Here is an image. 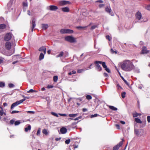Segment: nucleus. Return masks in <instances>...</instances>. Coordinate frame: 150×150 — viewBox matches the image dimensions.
Here are the masks:
<instances>
[{
  "mask_svg": "<svg viewBox=\"0 0 150 150\" xmlns=\"http://www.w3.org/2000/svg\"><path fill=\"white\" fill-rule=\"evenodd\" d=\"M135 121L137 123L141 124L142 123V122L141 120L137 118H135Z\"/></svg>",
  "mask_w": 150,
  "mask_h": 150,
  "instance_id": "obj_23",
  "label": "nucleus"
},
{
  "mask_svg": "<svg viewBox=\"0 0 150 150\" xmlns=\"http://www.w3.org/2000/svg\"><path fill=\"white\" fill-rule=\"evenodd\" d=\"M35 18H34L32 20V22L30 23L32 32H33V29L35 28L36 25V24L35 23Z\"/></svg>",
  "mask_w": 150,
  "mask_h": 150,
  "instance_id": "obj_9",
  "label": "nucleus"
},
{
  "mask_svg": "<svg viewBox=\"0 0 150 150\" xmlns=\"http://www.w3.org/2000/svg\"><path fill=\"white\" fill-rule=\"evenodd\" d=\"M20 111H19L17 110H13L11 112V113L12 114L15 113H17L19 112H20Z\"/></svg>",
  "mask_w": 150,
  "mask_h": 150,
  "instance_id": "obj_46",
  "label": "nucleus"
},
{
  "mask_svg": "<svg viewBox=\"0 0 150 150\" xmlns=\"http://www.w3.org/2000/svg\"><path fill=\"white\" fill-rule=\"evenodd\" d=\"M42 133L46 135H47L48 133L46 129H44L42 131Z\"/></svg>",
  "mask_w": 150,
  "mask_h": 150,
  "instance_id": "obj_29",
  "label": "nucleus"
},
{
  "mask_svg": "<svg viewBox=\"0 0 150 150\" xmlns=\"http://www.w3.org/2000/svg\"><path fill=\"white\" fill-rule=\"evenodd\" d=\"M39 51H40L43 52L45 54L46 52V48L45 46H42L39 49Z\"/></svg>",
  "mask_w": 150,
  "mask_h": 150,
  "instance_id": "obj_15",
  "label": "nucleus"
},
{
  "mask_svg": "<svg viewBox=\"0 0 150 150\" xmlns=\"http://www.w3.org/2000/svg\"><path fill=\"white\" fill-rule=\"evenodd\" d=\"M81 116H79L78 117H77L75 119H73L72 118H69V119H70L71 120H78L79 119H81Z\"/></svg>",
  "mask_w": 150,
  "mask_h": 150,
  "instance_id": "obj_34",
  "label": "nucleus"
},
{
  "mask_svg": "<svg viewBox=\"0 0 150 150\" xmlns=\"http://www.w3.org/2000/svg\"><path fill=\"white\" fill-rule=\"evenodd\" d=\"M18 105H19V104H18V102H17V101H16V102L13 103L11 105V109H12L13 108H14V107H15L17 106Z\"/></svg>",
  "mask_w": 150,
  "mask_h": 150,
  "instance_id": "obj_19",
  "label": "nucleus"
},
{
  "mask_svg": "<svg viewBox=\"0 0 150 150\" xmlns=\"http://www.w3.org/2000/svg\"><path fill=\"white\" fill-rule=\"evenodd\" d=\"M49 10L51 11H55L57 10L58 9V7L54 5H51L49 6Z\"/></svg>",
  "mask_w": 150,
  "mask_h": 150,
  "instance_id": "obj_13",
  "label": "nucleus"
},
{
  "mask_svg": "<svg viewBox=\"0 0 150 150\" xmlns=\"http://www.w3.org/2000/svg\"><path fill=\"white\" fill-rule=\"evenodd\" d=\"M41 129L39 128L36 134L37 136L40 135V134Z\"/></svg>",
  "mask_w": 150,
  "mask_h": 150,
  "instance_id": "obj_36",
  "label": "nucleus"
},
{
  "mask_svg": "<svg viewBox=\"0 0 150 150\" xmlns=\"http://www.w3.org/2000/svg\"><path fill=\"white\" fill-rule=\"evenodd\" d=\"M60 32L62 34H72L73 33L74 31L72 30L64 28L60 30Z\"/></svg>",
  "mask_w": 150,
  "mask_h": 150,
  "instance_id": "obj_3",
  "label": "nucleus"
},
{
  "mask_svg": "<svg viewBox=\"0 0 150 150\" xmlns=\"http://www.w3.org/2000/svg\"><path fill=\"white\" fill-rule=\"evenodd\" d=\"M5 83L2 81H0V87L3 88L5 86Z\"/></svg>",
  "mask_w": 150,
  "mask_h": 150,
  "instance_id": "obj_27",
  "label": "nucleus"
},
{
  "mask_svg": "<svg viewBox=\"0 0 150 150\" xmlns=\"http://www.w3.org/2000/svg\"><path fill=\"white\" fill-rule=\"evenodd\" d=\"M104 6H105V5L103 4H100L99 5V8H101L103 7Z\"/></svg>",
  "mask_w": 150,
  "mask_h": 150,
  "instance_id": "obj_51",
  "label": "nucleus"
},
{
  "mask_svg": "<svg viewBox=\"0 0 150 150\" xmlns=\"http://www.w3.org/2000/svg\"><path fill=\"white\" fill-rule=\"evenodd\" d=\"M124 140L123 139H122V141L120 142L119 144H118L117 145L115 146L113 149V150H118L120 147L123 144L122 142Z\"/></svg>",
  "mask_w": 150,
  "mask_h": 150,
  "instance_id": "obj_7",
  "label": "nucleus"
},
{
  "mask_svg": "<svg viewBox=\"0 0 150 150\" xmlns=\"http://www.w3.org/2000/svg\"><path fill=\"white\" fill-rule=\"evenodd\" d=\"M146 9L147 10L150 11V5H147L146 7Z\"/></svg>",
  "mask_w": 150,
  "mask_h": 150,
  "instance_id": "obj_53",
  "label": "nucleus"
},
{
  "mask_svg": "<svg viewBox=\"0 0 150 150\" xmlns=\"http://www.w3.org/2000/svg\"><path fill=\"white\" fill-rule=\"evenodd\" d=\"M133 116L134 117H137L138 116H140L141 115V114L140 113H137L136 112L135 113H132Z\"/></svg>",
  "mask_w": 150,
  "mask_h": 150,
  "instance_id": "obj_21",
  "label": "nucleus"
},
{
  "mask_svg": "<svg viewBox=\"0 0 150 150\" xmlns=\"http://www.w3.org/2000/svg\"><path fill=\"white\" fill-rule=\"evenodd\" d=\"M96 25L93 26L91 27V29H92V30L96 28Z\"/></svg>",
  "mask_w": 150,
  "mask_h": 150,
  "instance_id": "obj_64",
  "label": "nucleus"
},
{
  "mask_svg": "<svg viewBox=\"0 0 150 150\" xmlns=\"http://www.w3.org/2000/svg\"><path fill=\"white\" fill-rule=\"evenodd\" d=\"M48 27V25L47 24H42V28L43 30H45Z\"/></svg>",
  "mask_w": 150,
  "mask_h": 150,
  "instance_id": "obj_17",
  "label": "nucleus"
},
{
  "mask_svg": "<svg viewBox=\"0 0 150 150\" xmlns=\"http://www.w3.org/2000/svg\"><path fill=\"white\" fill-rule=\"evenodd\" d=\"M4 59V58L0 57V64L3 62Z\"/></svg>",
  "mask_w": 150,
  "mask_h": 150,
  "instance_id": "obj_45",
  "label": "nucleus"
},
{
  "mask_svg": "<svg viewBox=\"0 0 150 150\" xmlns=\"http://www.w3.org/2000/svg\"><path fill=\"white\" fill-rule=\"evenodd\" d=\"M5 46L6 48L8 50H10L11 48V43L8 41L7 42L5 45Z\"/></svg>",
  "mask_w": 150,
  "mask_h": 150,
  "instance_id": "obj_12",
  "label": "nucleus"
},
{
  "mask_svg": "<svg viewBox=\"0 0 150 150\" xmlns=\"http://www.w3.org/2000/svg\"><path fill=\"white\" fill-rule=\"evenodd\" d=\"M86 99L88 100H91L92 98V96L90 95H87L86 96Z\"/></svg>",
  "mask_w": 150,
  "mask_h": 150,
  "instance_id": "obj_33",
  "label": "nucleus"
},
{
  "mask_svg": "<svg viewBox=\"0 0 150 150\" xmlns=\"http://www.w3.org/2000/svg\"><path fill=\"white\" fill-rule=\"evenodd\" d=\"M14 121L13 120H11L10 121V122L11 124H13L14 123Z\"/></svg>",
  "mask_w": 150,
  "mask_h": 150,
  "instance_id": "obj_59",
  "label": "nucleus"
},
{
  "mask_svg": "<svg viewBox=\"0 0 150 150\" xmlns=\"http://www.w3.org/2000/svg\"><path fill=\"white\" fill-rule=\"evenodd\" d=\"M31 128V127L30 125H29L27 127L25 128V131L27 132L28 130H30Z\"/></svg>",
  "mask_w": 150,
  "mask_h": 150,
  "instance_id": "obj_24",
  "label": "nucleus"
},
{
  "mask_svg": "<svg viewBox=\"0 0 150 150\" xmlns=\"http://www.w3.org/2000/svg\"><path fill=\"white\" fill-rule=\"evenodd\" d=\"M78 115L77 114H69V116L71 117H75Z\"/></svg>",
  "mask_w": 150,
  "mask_h": 150,
  "instance_id": "obj_32",
  "label": "nucleus"
},
{
  "mask_svg": "<svg viewBox=\"0 0 150 150\" xmlns=\"http://www.w3.org/2000/svg\"><path fill=\"white\" fill-rule=\"evenodd\" d=\"M147 121L148 122H150V116H148L147 117Z\"/></svg>",
  "mask_w": 150,
  "mask_h": 150,
  "instance_id": "obj_54",
  "label": "nucleus"
},
{
  "mask_svg": "<svg viewBox=\"0 0 150 150\" xmlns=\"http://www.w3.org/2000/svg\"><path fill=\"white\" fill-rule=\"evenodd\" d=\"M53 87V86L51 85H48L47 86V88H52Z\"/></svg>",
  "mask_w": 150,
  "mask_h": 150,
  "instance_id": "obj_57",
  "label": "nucleus"
},
{
  "mask_svg": "<svg viewBox=\"0 0 150 150\" xmlns=\"http://www.w3.org/2000/svg\"><path fill=\"white\" fill-rule=\"evenodd\" d=\"M84 71L83 69H78L77 70V72L78 73H81L83 72Z\"/></svg>",
  "mask_w": 150,
  "mask_h": 150,
  "instance_id": "obj_39",
  "label": "nucleus"
},
{
  "mask_svg": "<svg viewBox=\"0 0 150 150\" xmlns=\"http://www.w3.org/2000/svg\"><path fill=\"white\" fill-rule=\"evenodd\" d=\"M6 25L5 24H0V29H3L6 28Z\"/></svg>",
  "mask_w": 150,
  "mask_h": 150,
  "instance_id": "obj_22",
  "label": "nucleus"
},
{
  "mask_svg": "<svg viewBox=\"0 0 150 150\" xmlns=\"http://www.w3.org/2000/svg\"><path fill=\"white\" fill-rule=\"evenodd\" d=\"M109 108L113 110L116 111L117 110V108H116L115 107L113 106L109 105Z\"/></svg>",
  "mask_w": 150,
  "mask_h": 150,
  "instance_id": "obj_25",
  "label": "nucleus"
},
{
  "mask_svg": "<svg viewBox=\"0 0 150 150\" xmlns=\"http://www.w3.org/2000/svg\"><path fill=\"white\" fill-rule=\"evenodd\" d=\"M44 57V55L42 53H41L40 54L39 56V59L40 60H41L43 59Z\"/></svg>",
  "mask_w": 150,
  "mask_h": 150,
  "instance_id": "obj_26",
  "label": "nucleus"
},
{
  "mask_svg": "<svg viewBox=\"0 0 150 150\" xmlns=\"http://www.w3.org/2000/svg\"><path fill=\"white\" fill-rule=\"evenodd\" d=\"M104 76L106 77H108V74L106 73H105L103 74Z\"/></svg>",
  "mask_w": 150,
  "mask_h": 150,
  "instance_id": "obj_62",
  "label": "nucleus"
},
{
  "mask_svg": "<svg viewBox=\"0 0 150 150\" xmlns=\"http://www.w3.org/2000/svg\"><path fill=\"white\" fill-rule=\"evenodd\" d=\"M21 122L19 121H16L15 122L14 125L15 126L18 125L20 124Z\"/></svg>",
  "mask_w": 150,
  "mask_h": 150,
  "instance_id": "obj_42",
  "label": "nucleus"
},
{
  "mask_svg": "<svg viewBox=\"0 0 150 150\" xmlns=\"http://www.w3.org/2000/svg\"><path fill=\"white\" fill-rule=\"evenodd\" d=\"M62 10L63 11L66 12H69V8L67 7L62 8Z\"/></svg>",
  "mask_w": 150,
  "mask_h": 150,
  "instance_id": "obj_18",
  "label": "nucleus"
},
{
  "mask_svg": "<svg viewBox=\"0 0 150 150\" xmlns=\"http://www.w3.org/2000/svg\"><path fill=\"white\" fill-rule=\"evenodd\" d=\"M117 89L118 90L122 89V88L119 84H117Z\"/></svg>",
  "mask_w": 150,
  "mask_h": 150,
  "instance_id": "obj_44",
  "label": "nucleus"
},
{
  "mask_svg": "<svg viewBox=\"0 0 150 150\" xmlns=\"http://www.w3.org/2000/svg\"><path fill=\"white\" fill-rule=\"evenodd\" d=\"M8 86L10 88H13L14 86V85L12 83L9 84Z\"/></svg>",
  "mask_w": 150,
  "mask_h": 150,
  "instance_id": "obj_48",
  "label": "nucleus"
},
{
  "mask_svg": "<svg viewBox=\"0 0 150 150\" xmlns=\"http://www.w3.org/2000/svg\"><path fill=\"white\" fill-rule=\"evenodd\" d=\"M97 116V114H95L94 115H91V117L92 118L94 117H96Z\"/></svg>",
  "mask_w": 150,
  "mask_h": 150,
  "instance_id": "obj_56",
  "label": "nucleus"
},
{
  "mask_svg": "<svg viewBox=\"0 0 150 150\" xmlns=\"http://www.w3.org/2000/svg\"><path fill=\"white\" fill-rule=\"evenodd\" d=\"M72 146L73 147V148H74V149H75L77 148L78 147V145H73Z\"/></svg>",
  "mask_w": 150,
  "mask_h": 150,
  "instance_id": "obj_58",
  "label": "nucleus"
},
{
  "mask_svg": "<svg viewBox=\"0 0 150 150\" xmlns=\"http://www.w3.org/2000/svg\"><path fill=\"white\" fill-rule=\"evenodd\" d=\"M105 11L112 16H114V14L110 6H107L105 9Z\"/></svg>",
  "mask_w": 150,
  "mask_h": 150,
  "instance_id": "obj_6",
  "label": "nucleus"
},
{
  "mask_svg": "<svg viewBox=\"0 0 150 150\" xmlns=\"http://www.w3.org/2000/svg\"><path fill=\"white\" fill-rule=\"evenodd\" d=\"M96 3H103V1L101 0H98L97 1L95 2Z\"/></svg>",
  "mask_w": 150,
  "mask_h": 150,
  "instance_id": "obj_52",
  "label": "nucleus"
},
{
  "mask_svg": "<svg viewBox=\"0 0 150 150\" xmlns=\"http://www.w3.org/2000/svg\"><path fill=\"white\" fill-rule=\"evenodd\" d=\"M105 70L108 73H110V69L107 67H106V68H105Z\"/></svg>",
  "mask_w": 150,
  "mask_h": 150,
  "instance_id": "obj_50",
  "label": "nucleus"
},
{
  "mask_svg": "<svg viewBox=\"0 0 150 150\" xmlns=\"http://www.w3.org/2000/svg\"><path fill=\"white\" fill-rule=\"evenodd\" d=\"M64 54V52L62 51L60 52L59 54L57 55V57H62L63 56Z\"/></svg>",
  "mask_w": 150,
  "mask_h": 150,
  "instance_id": "obj_30",
  "label": "nucleus"
},
{
  "mask_svg": "<svg viewBox=\"0 0 150 150\" xmlns=\"http://www.w3.org/2000/svg\"><path fill=\"white\" fill-rule=\"evenodd\" d=\"M149 52V51L147 50L146 47L145 46H144L142 47L141 54H146Z\"/></svg>",
  "mask_w": 150,
  "mask_h": 150,
  "instance_id": "obj_11",
  "label": "nucleus"
},
{
  "mask_svg": "<svg viewBox=\"0 0 150 150\" xmlns=\"http://www.w3.org/2000/svg\"><path fill=\"white\" fill-rule=\"evenodd\" d=\"M126 93L125 92H123L121 93V96L122 98H124L125 97Z\"/></svg>",
  "mask_w": 150,
  "mask_h": 150,
  "instance_id": "obj_37",
  "label": "nucleus"
},
{
  "mask_svg": "<svg viewBox=\"0 0 150 150\" xmlns=\"http://www.w3.org/2000/svg\"><path fill=\"white\" fill-rule=\"evenodd\" d=\"M25 98H24L23 99H22V100H21L19 101H17V102H18V104L19 105L21 103H22L23 101H25Z\"/></svg>",
  "mask_w": 150,
  "mask_h": 150,
  "instance_id": "obj_31",
  "label": "nucleus"
},
{
  "mask_svg": "<svg viewBox=\"0 0 150 150\" xmlns=\"http://www.w3.org/2000/svg\"><path fill=\"white\" fill-rule=\"evenodd\" d=\"M99 62L100 64H102V65L104 68L105 69V68H106L107 66L106 65V63L105 62H102L100 61V62Z\"/></svg>",
  "mask_w": 150,
  "mask_h": 150,
  "instance_id": "obj_20",
  "label": "nucleus"
},
{
  "mask_svg": "<svg viewBox=\"0 0 150 150\" xmlns=\"http://www.w3.org/2000/svg\"><path fill=\"white\" fill-rule=\"evenodd\" d=\"M53 81L54 82H56L57 81L58 79V77L57 76H54L53 77Z\"/></svg>",
  "mask_w": 150,
  "mask_h": 150,
  "instance_id": "obj_28",
  "label": "nucleus"
},
{
  "mask_svg": "<svg viewBox=\"0 0 150 150\" xmlns=\"http://www.w3.org/2000/svg\"><path fill=\"white\" fill-rule=\"evenodd\" d=\"M37 91H36L34 90L33 89H30L29 91H27V92L28 93H32L33 92H37Z\"/></svg>",
  "mask_w": 150,
  "mask_h": 150,
  "instance_id": "obj_38",
  "label": "nucleus"
},
{
  "mask_svg": "<svg viewBox=\"0 0 150 150\" xmlns=\"http://www.w3.org/2000/svg\"><path fill=\"white\" fill-rule=\"evenodd\" d=\"M65 40L71 43L76 42V38L71 36H67L65 37Z\"/></svg>",
  "mask_w": 150,
  "mask_h": 150,
  "instance_id": "obj_2",
  "label": "nucleus"
},
{
  "mask_svg": "<svg viewBox=\"0 0 150 150\" xmlns=\"http://www.w3.org/2000/svg\"><path fill=\"white\" fill-rule=\"evenodd\" d=\"M51 113L52 115H53L54 116L57 117H58V114L55 112H51Z\"/></svg>",
  "mask_w": 150,
  "mask_h": 150,
  "instance_id": "obj_40",
  "label": "nucleus"
},
{
  "mask_svg": "<svg viewBox=\"0 0 150 150\" xmlns=\"http://www.w3.org/2000/svg\"><path fill=\"white\" fill-rule=\"evenodd\" d=\"M121 68L126 71H129L134 68V66L132 62L129 60H125L120 64Z\"/></svg>",
  "mask_w": 150,
  "mask_h": 150,
  "instance_id": "obj_1",
  "label": "nucleus"
},
{
  "mask_svg": "<svg viewBox=\"0 0 150 150\" xmlns=\"http://www.w3.org/2000/svg\"><path fill=\"white\" fill-rule=\"evenodd\" d=\"M135 16L137 19L140 20L142 17V15L141 12L139 11L136 13L135 15Z\"/></svg>",
  "mask_w": 150,
  "mask_h": 150,
  "instance_id": "obj_10",
  "label": "nucleus"
},
{
  "mask_svg": "<svg viewBox=\"0 0 150 150\" xmlns=\"http://www.w3.org/2000/svg\"><path fill=\"white\" fill-rule=\"evenodd\" d=\"M67 129L64 127H63L61 128L60 131L61 133L62 134H64L66 133L67 132Z\"/></svg>",
  "mask_w": 150,
  "mask_h": 150,
  "instance_id": "obj_16",
  "label": "nucleus"
},
{
  "mask_svg": "<svg viewBox=\"0 0 150 150\" xmlns=\"http://www.w3.org/2000/svg\"><path fill=\"white\" fill-rule=\"evenodd\" d=\"M110 52L112 54H117V51L116 50H114L112 48H111L110 49Z\"/></svg>",
  "mask_w": 150,
  "mask_h": 150,
  "instance_id": "obj_35",
  "label": "nucleus"
},
{
  "mask_svg": "<svg viewBox=\"0 0 150 150\" xmlns=\"http://www.w3.org/2000/svg\"><path fill=\"white\" fill-rule=\"evenodd\" d=\"M106 39L108 40L109 41H110L111 40V38L108 35H107L106 37Z\"/></svg>",
  "mask_w": 150,
  "mask_h": 150,
  "instance_id": "obj_47",
  "label": "nucleus"
},
{
  "mask_svg": "<svg viewBox=\"0 0 150 150\" xmlns=\"http://www.w3.org/2000/svg\"><path fill=\"white\" fill-rule=\"evenodd\" d=\"M23 6L24 7H27L28 6V4L27 2H23Z\"/></svg>",
  "mask_w": 150,
  "mask_h": 150,
  "instance_id": "obj_49",
  "label": "nucleus"
},
{
  "mask_svg": "<svg viewBox=\"0 0 150 150\" xmlns=\"http://www.w3.org/2000/svg\"><path fill=\"white\" fill-rule=\"evenodd\" d=\"M87 26H84V27H82V26H77L76 27V28L78 29H82L86 28Z\"/></svg>",
  "mask_w": 150,
  "mask_h": 150,
  "instance_id": "obj_41",
  "label": "nucleus"
},
{
  "mask_svg": "<svg viewBox=\"0 0 150 150\" xmlns=\"http://www.w3.org/2000/svg\"><path fill=\"white\" fill-rule=\"evenodd\" d=\"M134 133L137 136L139 137H140L142 135V133H141L140 131H139L137 129H135Z\"/></svg>",
  "mask_w": 150,
  "mask_h": 150,
  "instance_id": "obj_14",
  "label": "nucleus"
},
{
  "mask_svg": "<svg viewBox=\"0 0 150 150\" xmlns=\"http://www.w3.org/2000/svg\"><path fill=\"white\" fill-rule=\"evenodd\" d=\"M70 142V139H67V140H66L65 141V143L66 144H69Z\"/></svg>",
  "mask_w": 150,
  "mask_h": 150,
  "instance_id": "obj_43",
  "label": "nucleus"
},
{
  "mask_svg": "<svg viewBox=\"0 0 150 150\" xmlns=\"http://www.w3.org/2000/svg\"><path fill=\"white\" fill-rule=\"evenodd\" d=\"M12 38V34L11 33H7L5 35L4 39L5 41L10 40Z\"/></svg>",
  "mask_w": 150,
  "mask_h": 150,
  "instance_id": "obj_4",
  "label": "nucleus"
},
{
  "mask_svg": "<svg viewBox=\"0 0 150 150\" xmlns=\"http://www.w3.org/2000/svg\"><path fill=\"white\" fill-rule=\"evenodd\" d=\"M115 126L117 129H120V126L119 125L116 124L115 125Z\"/></svg>",
  "mask_w": 150,
  "mask_h": 150,
  "instance_id": "obj_61",
  "label": "nucleus"
},
{
  "mask_svg": "<svg viewBox=\"0 0 150 150\" xmlns=\"http://www.w3.org/2000/svg\"><path fill=\"white\" fill-rule=\"evenodd\" d=\"M59 4L60 5L62 6L66 4H70L71 3L69 1L63 0L59 1Z\"/></svg>",
  "mask_w": 150,
  "mask_h": 150,
  "instance_id": "obj_8",
  "label": "nucleus"
},
{
  "mask_svg": "<svg viewBox=\"0 0 150 150\" xmlns=\"http://www.w3.org/2000/svg\"><path fill=\"white\" fill-rule=\"evenodd\" d=\"M124 82H125V83L127 85L129 86V83L127 82V81L126 80H124L123 81Z\"/></svg>",
  "mask_w": 150,
  "mask_h": 150,
  "instance_id": "obj_60",
  "label": "nucleus"
},
{
  "mask_svg": "<svg viewBox=\"0 0 150 150\" xmlns=\"http://www.w3.org/2000/svg\"><path fill=\"white\" fill-rule=\"evenodd\" d=\"M27 112L28 113H32V114L34 113V112L33 111H27Z\"/></svg>",
  "mask_w": 150,
  "mask_h": 150,
  "instance_id": "obj_63",
  "label": "nucleus"
},
{
  "mask_svg": "<svg viewBox=\"0 0 150 150\" xmlns=\"http://www.w3.org/2000/svg\"><path fill=\"white\" fill-rule=\"evenodd\" d=\"M98 62H100V61H96L94 62V63L95 64L96 69H97L98 71H100L102 70V68L99 64V63Z\"/></svg>",
  "mask_w": 150,
  "mask_h": 150,
  "instance_id": "obj_5",
  "label": "nucleus"
},
{
  "mask_svg": "<svg viewBox=\"0 0 150 150\" xmlns=\"http://www.w3.org/2000/svg\"><path fill=\"white\" fill-rule=\"evenodd\" d=\"M59 115L62 116H67L66 114H64L59 113Z\"/></svg>",
  "mask_w": 150,
  "mask_h": 150,
  "instance_id": "obj_55",
  "label": "nucleus"
}]
</instances>
